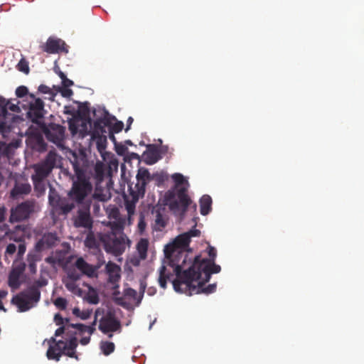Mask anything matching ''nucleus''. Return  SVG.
Here are the masks:
<instances>
[{
	"label": "nucleus",
	"mask_w": 364,
	"mask_h": 364,
	"mask_svg": "<svg viewBox=\"0 0 364 364\" xmlns=\"http://www.w3.org/2000/svg\"><path fill=\"white\" fill-rule=\"evenodd\" d=\"M191 240L189 239L188 234H181L178 235L173 242L166 247L165 254L167 257H174L172 262L176 266H182V271L186 267V264L188 260V254L184 250L189 245Z\"/></svg>",
	"instance_id": "423d86ee"
},
{
	"label": "nucleus",
	"mask_w": 364,
	"mask_h": 364,
	"mask_svg": "<svg viewBox=\"0 0 364 364\" xmlns=\"http://www.w3.org/2000/svg\"><path fill=\"white\" fill-rule=\"evenodd\" d=\"M105 273L108 276L107 282L113 285L114 288L119 287L121 279V267L112 262H109L105 265Z\"/></svg>",
	"instance_id": "dca6fc26"
},
{
	"label": "nucleus",
	"mask_w": 364,
	"mask_h": 364,
	"mask_svg": "<svg viewBox=\"0 0 364 364\" xmlns=\"http://www.w3.org/2000/svg\"><path fill=\"white\" fill-rule=\"evenodd\" d=\"M127 224V219L125 216L122 215L117 219H114L112 221L109 222V226L110 227L111 231L120 234L124 232V227Z\"/></svg>",
	"instance_id": "5701e85b"
},
{
	"label": "nucleus",
	"mask_w": 364,
	"mask_h": 364,
	"mask_svg": "<svg viewBox=\"0 0 364 364\" xmlns=\"http://www.w3.org/2000/svg\"><path fill=\"white\" fill-rule=\"evenodd\" d=\"M72 326L75 328H77L82 333L87 332V329L88 328V326L82 323L72 324Z\"/></svg>",
	"instance_id": "13d9d810"
},
{
	"label": "nucleus",
	"mask_w": 364,
	"mask_h": 364,
	"mask_svg": "<svg viewBox=\"0 0 364 364\" xmlns=\"http://www.w3.org/2000/svg\"><path fill=\"white\" fill-rule=\"evenodd\" d=\"M47 139L58 145L64 139L65 129L63 126L55 124H50L44 129Z\"/></svg>",
	"instance_id": "2eb2a0df"
},
{
	"label": "nucleus",
	"mask_w": 364,
	"mask_h": 364,
	"mask_svg": "<svg viewBox=\"0 0 364 364\" xmlns=\"http://www.w3.org/2000/svg\"><path fill=\"white\" fill-rule=\"evenodd\" d=\"M172 178L176 185L166 193L165 200L173 213L182 218L192 202L188 194V183L181 173L173 174Z\"/></svg>",
	"instance_id": "f03ea898"
},
{
	"label": "nucleus",
	"mask_w": 364,
	"mask_h": 364,
	"mask_svg": "<svg viewBox=\"0 0 364 364\" xmlns=\"http://www.w3.org/2000/svg\"><path fill=\"white\" fill-rule=\"evenodd\" d=\"M100 349L105 355H109L115 349L114 343L109 341H101Z\"/></svg>",
	"instance_id": "c756f323"
},
{
	"label": "nucleus",
	"mask_w": 364,
	"mask_h": 364,
	"mask_svg": "<svg viewBox=\"0 0 364 364\" xmlns=\"http://www.w3.org/2000/svg\"><path fill=\"white\" fill-rule=\"evenodd\" d=\"M100 239L105 250L107 253L112 254L114 256L122 255L127 246H129L131 242L124 232H121L120 234L114 232L102 233L100 235Z\"/></svg>",
	"instance_id": "0eeeda50"
},
{
	"label": "nucleus",
	"mask_w": 364,
	"mask_h": 364,
	"mask_svg": "<svg viewBox=\"0 0 364 364\" xmlns=\"http://www.w3.org/2000/svg\"><path fill=\"white\" fill-rule=\"evenodd\" d=\"M105 264V261L103 259V257H99L97 264L95 265H92L94 268V276L96 275V272Z\"/></svg>",
	"instance_id": "603ef678"
},
{
	"label": "nucleus",
	"mask_w": 364,
	"mask_h": 364,
	"mask_svg": "<svg viewBox=\"0 0 364 364\" xmlns=\"http://www.w3.org/2000/svg\"><path fill=\"white\" fill-rule=\"evenodd\" d=\"M166 267L164 265H162L159 269V282L162 288H166V280L169 279V275L166 274Z\"/></svg>",
	"instance_id": "473e14b6"
},
{
	"label": "nucleus",
	"mask_w": 364,
	"mask_h": 364,
	"mask_svg": "<svg viewBox=\"0 0 364 364\" xmlns=\"http://www.w3.org/2000/svg\"><path fill=\"white\" fill-rule=\"evenodd\" d=\"M66 342L59 340L58 343L50 345L46 352L48 360L59 361L65 350Z\"/></svg>",
	"instance_id": "6ab92c4d"
},
{
	"label": "nucleus",
	"mask_w": 364,
	"mask_h": 364,
	"mask_svg": "<svg viewBox=\"0 0 364 364\" xmlns=\"http://www.w3.org/2000/svg\"><path fill=\"white\" fill-rule=\"evenodd\" d=\"M58 158L55 151H50L43 161L33 166L34 173L31 178L45 181L57 166Z\"/></svg>",
	"instance_id": "1a4fd4ad"
},
{
	"label": "nucleus",
	"mask_w": 364,
	"mask_h": 364,
	"mask_svg": "<svg viewBox=\"0 0 364 364\" xmlns=\"http://www.w3.org/2000/svg\"><path fill=\"white\" fill-rule=\"evenodd\" d=\"M146 168L140 167L136 175V182L129 185V194L135 200L144 196L147 184L154 179Z\"/></svg>",
	"instance_id": "6e6552de"
},
{
	"label": "nucleus",
	"mask_w": 364,
	"mask_h": 364,
	"mask_svg": "<svg viewBox=\"0 0 364 364\" xmlns=\"http://www.w3.org/2000/svg\"><path fill=\"white\" fill-rule=\"evenodd\" d=\"M54 321L57 326L63 324V318L60 314H56L54 316Z\"/></svg>",
	"instance_id": "0e129e2a"
},
{
	"label": "nucleus",
	"mask_w": 364,
	"mask_h": 364,
	"mask_svg": "<svg viewBox=\"0 0 364 364\" xmlns=\"http://www.w3.org/2000/svg\"><path fill=\"white\" fill-rule=\"evenodd\" d=\"M146 222L144 220V218L142 215H141L140 218H139V223H138L139 232L140 233H143V232L146 229Z\"/></svg>",
	"instance_id": "de8ad7c7"
},
{
	"label": "nucleus",
	"mask_w": 364,
	"mask_h": 364,
	"mask_svg": "<svg viewBox=\"0 0 364 364\" xmlns=\"http://www.w3.org/2000/svg\"><path fill=\"white\" fill-rule=\"evenodd\" d=\"M149 242L146 239H141L136 245L137 251L140 255V257L145 259L146 257V252L148 250Z\"/></svg>",
	"instance_id": "bb28decb"
},
{
	"label": "nucleus",
	"mask_w": 364,
	"mask_h": 364,
	"mask_svg": "<svg viewBox=\"0 0 364 364\" xmlns=\"http://www.w3.org/2000/svg\"><path fill=\"white\" fill-rule=\"evenodd\" d=\"M65 287L70 291L71 292L74 294L80 293V289L78 287V286L76 284V281L71 280L67 282L65 284Z\"/></svg>",
	"instance_id": "c9c22d12"
},
{
	"label": "nucleus",
	"mask_w": 364,
	"mask_h": 364,
	"mask_svg": "<svg viewBox=\"0 0 364 364\" xmlns=\"http://www.w3.org/2000/svg\"><path fill=\"white\" fill-rule=\"evenodd\" d=\"M69 160L73 166L74 174L70 176L72 187L68 193V196L77 205L90 203V200L87 198L92 191V181L99 183L103 180L104 166L101 162L94 165L82 150L72 151Z\"/></svg>",
	"instance_id": "f257e3e1"
},
{
	"label": "nucleus",
	"mask_w": 364,
	"mask_h": 364,
	"mask_svg": "<svg viewBox=\"0 0 364 364\" xmlns=\"http://www.w3.org/2000/svg\"><path fill=\"white\" fill-rule=\"evenodd\" d=\"M115 150L118 154L122 155L127 150V148L122 144L115 143Z\"/></svg>",
	"instance_id": "6e6d98bb"
},
{
	"label": "nucleus",
	"mask_w": 364,
	"mask_h": 364,
	"mask_svg": "<svg viewBox=\"0 0 364 364\" xmlns=\"http://www.w3.org/2000/svg\"><path fill=\"white\" fill-rule=\"evenodd\" d=\"M63 355L78 360V355L76 354L75 350H69V348H67L66 350L64 351Z\"/></svg>",
	"instance_id": "680f3d73"
},
{
	"label": "nucleus",
	"mask_w": 364,
	"mask_h": 364,
	"mask_svg": "<svg viewBox=\"0 0 364 364\" xmlns=\"http://www.w3.org/2000/svg\"><path fill=\"white\" fill-rule=\"evenodd\" d=\"M105 264V261L103 259V257H99L97 264L95 265H92L94 268V276L96 275V272Z\"/></svg>",
	"instance_id": "864d4df0"
},
{
	"label": "nucleus",
	"mask_w": 364,
	"mask_h": 364,
	"mask_svg": "<svg viewBox=\"0 0 364 364\" xmlns=\"http://www.w3.org/2000/svg\"><path fill=\"white\" fill-rule=\"evenodd\" d=\"M73 94V90L69 89V87H65L61 91V95L64 97H70Z\"/></svg>",
	"instance_id": "e2e57ef3"
},
{
	"label": "nucleus",
	"mask_w": 364,
	"mask_h": 364,
	"mask_svg": "<svg viewBox=\"0 0 364 364\" xmlns=\"http://www.w3.org/2000/svg\"><path fill=\"white\" fill-rule=\"evenodd\" d=\"M124 296L129 298L136 299L137 292L132 288H127L124 289Z\"/></svg>",
	"instance_id": "49530a36"
},
{
	"label": "nucleus",
	"mask_w": 364,
	"mask_h": 364,
	"mask_svg": "<svg viewBox=\"0 0 364 364\" xmlns=\"http://www.w3.org/2000/svg\"><path fill=\"white\" fill-rule=\"evenodd\" d=\"M77 346V341L75 337L71 338L68 342H66L65 350H75Z\"/></svg>",
	"instance_id": "a18cd8bd"
},
{
	"label": "nucleus",
	"mask_w": 364,
	"mask_h": 364,
	"mask_svg": "<svg viewBox=\"0 0 364 364\" xmlns=\"http://www.w3.org/2000/svg\"><path fill=\"white\" fill-rule=\"evenodd\" d=\"M97 314H95V319L93 321V322L92 323V324L90 326H88V328L87 329V332L89 333V336H90V335H92L96 330L95 328V326H96V323H97Z\"/></svg>",
	"instance_id": "4d7b16f0"
},
{
	"label": "nucleus",
	"mask_w": 364,
	"mask_h": 364,
	"mask_svg": "<svg viewBox=\"0 0 364 364\" xmlns=\"http://www.w3.org/2000/svg\"><path fill=\"white\" fill-rule=\"evenodd\" d=\"M28 92V88L23 85L18 87L16 90V95L18 97H23L27 95Z\"/></svg>",
	"instance_id": "37998d69"
},
{
	"label": "nucleus",
	"mask_w": 364,
	"mask_h": 364,
	"mask_svg": "<svg viewBox=\"0 0 364 364\" xmlns=\"http://www.w3.org/2000/svg\"><path fill=\"white\" fill-rule=\"evenodd\" d=\"M33 183L35 191L38 192V194L41 195L44 193L46 187L44 184V180H38L35 178H31Z\"/></svg>",
	"instance_id": "2f4dec72"
},
{
	"label": "nucleus",
	"mask_w": 364,
	"mask_h": 364,
	"mask_svg": "<svg viewBox=\"0 0 364 364\" xmlns=\"http://www.w3.org/2000/svg\"><path fill=\"white\" fill-rule=\"evenodd\" d=\"M26 245L25 242L18 244L16 259H21L26 252Z\"/></svg>",
	"instance_id": "a19ab883"
},
{
	"label": "nucleus",
	"mask_w": 364,
	"mask_h": 364,
	"mask_svg": "<svg viewBox=\"0 0 364 364\" xmlns=\"http://www.w3.org/2000/svg\"><path fill=\"white\" fill-rule=\"evenodd\" d=\"M93 197L100 201L104 202L108 200L110 198V194L95 192L93 195Z\"/></svg>",
	"instance_id": "79ce46f5"
},
{
	"label": "nucleus",
	"mask_w": 364,
	"mask_h": 364,
	"mask_svg": "<svg viewBox=\"0 0 364 364\" xmlns=\"http://www.w3.org/2000/svg\"><path fill=\"white\" fill-rule=\"evenodd\" d=\"M54 305L60 310H65L68 305V301L63 297H58L53 301Z\"/></svg>",
	"instance_id": "e433bc0d"
},
{
	"label": "nucleus",
	"mask_w": 364,
	"mask_h": 364,
	"mask_svg": "<svg viewBox=\"0 0 364 364\" xmlns=\"http://www.w3.org/2000/svg\"><path fill=\"white\" fill-rule=\"evenodd\" d=\"M142 157L147 165H153L162 158L159 148L154 144L147 146V151L143 154Z\"/></svg>",
	"instance_id": "aec40b11"
},
{
	"label": "nucleus",
	"mask_w": 364,
	"mask_h": 364,
	"mask_svg": "<svg viewBox=\"0 0 364 364\" xmlns=\"http://www.w3.org/2000/svg\"><path fill=\"white\" fill-rule=\"evenodd\" d=\"M4 105L3 108H5L6 112L5 113L1 114V112H0V132H5L8 128H9V125L8 124V119L12 118L11 114L8 112V109L14 112H19L20 108L19 107L12 103L10 101H6L4 99ZM0 109H1L0 107ZM1 111V109H0Z\"/></svg>",
	"instance_id": "f3484780"
},
{
	"label": "nucleus",
	"mask_w": 364,
	"mask_h": 364,
	"mask_svg": "<svg viewBox=\"0 0 364 364\" xmlns=\"http://www.w3.org/2000/svg\"><path fill=\"white\" fill-rule=\"evenodd\" d=\"M17 247L15 244L10 243L6 246V250H5V255L7 256H12L16 252Z\"/></svg>",
	"instance_id": "c03bdc74"
},
{
	"label": "nucleus",
	"mask_w": 364,
	"mask_h": 364,
	"mask_svg": "<svg viewBox=\"0 0 364 364\" xmlns=\"http://www.w3.org/2000/svg\"><path fill=\"white\" fill-rule=\"evenodd\" d=\"M98 136L93 137L94 139L96 138V144L97 148L98 151L102 153L105 149H106L107 146V136L105 134H97Z\"/></svg>",
	"instance_id": "7c9ffc66"
},
{
	"label": "nucleus",
	"mask_w": 364,
	"mask_h": 364,
	"mask_svg": "<svg viewBox=\"0 0 364 364\" xmlns=\"http://www.w3.org/2000/svg\"><path fill=\"white\" fill-rule=\"evenodd\" d=\"M40 48L42 51L48 54H55L63 51L68 52L65 42L53 36L49 37L46 43L40 46Z\"/></svg>",
	"instance_id": "4468645a"
},
{
	"label": "nucleus",
	"mask_w": 364,
	"mask_h": 364,
	"mask_svg": "<svg viewBox=\"0 0 364 364\" xmlns=\"http://www.w3.org/2000/svg\"><path fill=\"white\" fill-rule=\"evenodd\" d=\"M186 234H188L189 239L191 240V237H197L200 234V231L197 229L191 230L190 231L185 232Z\"/></svg>",
	"instance_id": "338daca9"
},
{
	"label": "nucleus",
	"mask_w": 364,
	"mask_h": 364,
	"mask_svg": "<svg viewBox=\"0 0 364 364\" xmlns=\"http://www.w3.org/2000/svg\"><path fill=\"white\" fill-rule=\"evenodd\" d=\"M122 328L120 321L112 312H107L100 320L98 328L104 334H107L108 338H111L113 332L120 331Z\"/></svg>",
	"instance_id": "9b49d317"
},
{
	"label": "nucleus",
	"mask_w": 364,
	"mask_h": 364,
	"mask_svg": "<svg viewBox=\"0 0 364 364\" xmlns=\"http://www.w3.org/2000/svg\"><path fill=\"white\" fill-rule=\"evenodd\" d=\"M27 230H28L27 225H18L15 226L13 232H16V233H18V232H22V235H24L25 233L27 232Z\"/></svg>",
	"instance_id": "8fccbe9b"
},
{
	"label": "nucleus",
	"mask_w": 364,
	"mask_h": 364,
	"mask_svg": "<svg viewBox=\"0 0 364 364\" xmlns=\"http://www.w3.org/2000/svg\"><path fill=\"white\" fill-rule=\"evenodd\" d=\"M105 264V261L103 259V257H99L97 264L95 265H92L94 268V276L96 275V272Z\"/></svg>",
	"instance_id": "3c124183"
},
{
	"label": "nucleus",
	"mask_w": 364,
	"mask_h": 364,
	"mask_svg": "<svg viewBox=\"0 0 364 364\" xmlns=\"http://www.w3.org/2000/svg\"><path fill=\"white\" fill-rule=\"evenodd\" d=\"M107 213L108 218L110 220L117 219V218H119L122 215H121L119 208L115 206L108 208L107 210Z\"/></svg>",
	"instance_id": "f704fd0d"
},
{
	"label": "nucleus",
	"mask_w": 364,
	"mask_h": 364,
	"mask_svg": "<svg viewBox=\"0 0 364 364\" xmlns=\"http://www.w3.org/2000/svg\"><path fill=\"white\" fill-rule=\"evenodd\" d=\"M212 198L208 195H203L200 199V212L203 215H208L212 208Z\"/></svg>",
	"instance_id": "a878e982"
},
{
	"label": "nucleus",
	"mask_w": 364,
	"mask_h": 364,
	"mask_svg": "<svg viewBox=\"0 0 364 364\" xmlns=\"http://www.w3.org/2000/svg\"><path fill=\"white\" fill-rule=\"evenodd\" d=\"M28 262V269L30 273L36 274L37 271L36 262L38 260V257L36 254L29 253L27 256Z\"/></svg>",
	"instance_id": "cd10ccee"
},
{
	"label": "nucleus",
	"mask_w": 364,
	"mask_h": 364,
	"mask_svg": "<svg viewBox=\"0 0 364 364\" xmlns=\"http://www.w3.org/2000/svg\"><path fill=\"white\" fill-rule=\"evenodd\" d=\"M68 277L70 279L77 281L80 279V274L77 273L75 269L70 270L68 273Z\"/></svg>",
	"instance_id": "09e8293b"
},
{
	"label": "nucleus",
	"mask_w": 364,
	"mask_h": 364,
	"mask_svg": "<svg viewBox=\"0 0 364 364\" xmlns=\"http://www.w3.org/2000/svg\"><path fill=\"white\" fill-rule=\"evenodd\" d=\"M38 90L41 93H43V94H51L52 93L51 89L48 86L43 85V84L41 85L38 87Z\"/></svg>",
	"instance_id": "052dcab7"
},
{
	"label": "nucleus",
	"mask_w": 364,
	"mask_h": 364,
	"mask_svg": "<svg viewBox=\"0 0 364 364\" xmlns=\"http://www.w3.org/2000/svg\"><path fill=\"white\" fill-rule=\"evenodd\" d=\"M75 267L79 269L82 274L90 277H94L93 266L88 264L82 257H79L75 262Z\"/></svg>",
	"instance_id": "4be33fe9"
},
{
	"label": "nucleus",
	"mask_w": 364,
	"mask_h": 364,
	"mask_svg": "<svg viewBox=\"0 0 364 364\" xmlns=\"http://www.w3.org/2000/svg\"><path fill=\"white\" fill-rule=\"evenodd\" d=\"M30 97L34 102H30L27 117L33 123L38 124V121L44 117V102L40 98H36L33 94H30Z\"/></svg>",
	"instance_id": "ddd939ff"
},
{
	"label": "nucleus",
	"mask_w": 364,
	"mask_h": 364,
	"mask_svg": "<svg viewBox=\"0 0 364 364\" xmlns=\"http://www.w3.org/2000/svg\"><path fill=\"white\" fill-rule=\"evenodd\" d=\"M77 203L72 200L68 202L65 199L60 200L59 207L62 210L63 213L68 214L75 208Z\"/></svg>",
	"instance_id": "c85d7f7f"
},
{
	"label": "nucleus",
	"mask_w": 364,
	"mask_h": 364,
	"mask_svg": "<svg viewBox=\"0 0 364 364\" xmlns=\"http://www.w3.org/2000/svg\"><path fill=\"white\" fill-rule=\"evenodd\" d=\"M26 269V264L21 263L14 267L9 275V286L14 289H17L21 286L20 278Z\"/></svg>",
	"instance_id": "a211bd4d"
},
{
	"label": "nucleus",
	"mask_w": 364,
	"mask_h": 364,
	"mask_svg": "<svg viewBox=\"0 0 364 364\" xmlns=\"http://www.w3.org/2000/svg\"><path fill=\"white\" fill-rule=\"evenodd\" d=\"M82 207L77 210L76 216L73 219V224L75 228H83L90 230L92 228V218L90 215V203H87L81 205Z\"/></svg>",
	"instance_id": "f8f14e48"
},
{
	"label": "nucleus",
	"mask_w": 364,
	"mask_h": 364,
	"mask_svg": "<svg viewBox=\"0 0 364 364\" xmlns=\"http://www.w3.org/2000/svg\"><path fill=\"white\" fill-rule=\"evenodd\" d=\"M208 253L210 257L209 259L201 258L200 255L195 257L193 261L189 259V264L191 265L188 269H185V278L190 279L191 274L192 277L200 278L201 274H205V281H210L212 274L219 273L221 270L220 265L215 263V259L217 255V251L215 247L208 246Z\"/></svg>",
	"instance_id": "20e7f679"
},
{
	"label": "nucleus",
	"mask_w": 364,
	"mask_h": 364,
	"mask_svg": "<svg viewBox=\"0 0 364 364\" xmlns=\"http://www.w3.org/2000/svg\"><path fill=\"white\" fill-rule=\"evenodd\" d=\"M176 279L173 281V289L179 293H185L191 296L193 294H209L213 293L216 290V284H211L204 287V285L209 281H205L206 275L201 274L200 278L192 277L188 280L185 278V269L182 271V266L178 265L175 269Z\"/></svg>",
	"instance_id": "7ed1b4c3"
},
{
	"label": "nucleus",
	"mask_w": 364,
	"mask_h": 364,
	"mask_svg": "<svg viewBox=\"0 0 364 364\" xmlns=\"http://www.w3.org/2000/svg\"><path fill=\"white\" fill-rule=\"evenodd\" d=\"M36 208V203L33 200H27L11 209L9 222L14 223L26 220L30 218Z\"/></svg>",
	"instance_id": "9d476101"
},
{
	"label": "nucleus",
	"mask_w": 364,
	"mask_h": 364,
	"mask_svg": "<svg viewBox=\"0 0 364 364\" xmlns=\"http://www.w3.org/2000/svg\"><path fill=\"white\" fill-rule=\"evenodd\" d=\"M111 121L107 117H102L97 119L94 122V132L92 134V136L95 137L96 134H105L107 133L106 127L110 128Z\"/></svg>",
	"instance_id": "412c9836"
},
{
	"label": "nucleus",
	"mask_w": 364,
	"mask_h": 364,
	"mask_svg": "<svg viewBox=\"0 0 364 364\" xmlns=\"http://www.w3.org/2000/svg\"><path fill=\"white\" fill-rule=\"evenodd\" d=\"M138 200H135L132 198V200H127L125 203V208L127 211V214L134 215L135 211V205Z\"/></svg>",
	"instance_id": "58836bf2"
},
{
	"label": "nucleus",
	"mask_w": 364,
	"mask_h": 364,
	"mask_svg": "<svg viewBox=\"0 0 364 364\" xmlns=\"http://www.w3.org/2000/svg\"><path fill=\"white\" fill-rule=\"evenodd\" d=\"M92 313V309L82 310V311H81L80 318L82 320H86L90 317Z\"/></svg>",
	"instance_id": "bf43d9fd"
},
{
	"label": "nucleus",
	"mask_w": 364,
	"mask_h": 364,
	"mask_svg": "<svg viewBox=\"0 0 364 364\" xmlns=\"http://www.w3.org/2000/svg\"><path fill=\"white\" fill-rule=\"evenodd\" d=\"M16 67L17 69L21 72H23L26 74H28L29 73L28 63L24 58L20 60Z\"/></svg>",
	"instance_id": "4c0bfd02"
},
{
	"label": "nucleus",
	"mask_w": 364,
	"mask_h": 364,
	"mask_svg": "<svg viewBox=\"0 0 364 364\" xmlns=\"http://www.w3.org/2000/svg\"><path fill=\"white\" fill-rule=\"evenodd\" d=\"M6 208L3 205L0 207V223H3L6 219Z\"/></svg>",
	"instance_id": "69168bd1"
},
{
	"label": "nucleus",
	"mask_w": 364,
	"mask_h": 364,
	"mask_svg": "<svg viewBox=\"0 0 364 364\" xmlns=\"http://www.w3.org/2000/svg\"><path fill=\"white\" fill-rule=\"evenodd\" d=\"M168 219L165 215L157 210L156 212L153 229L156 231H162L167 225Z\"/></svg>",
	"instance_id": "393cba45"
},
{
	"label": "nucleus",
	"mask_w": 364,
	"mask_h": 364,
	"mask_svg": "<svg viewBox=\"0 0 364 364\" xmlns=\"http://www.w3.org/2000/svg\"><path fill=\"white\" fill-rule=\"evenodd\" d=\"M124 127V123L121 121H118L116 123H114L112 126L110 125L109 132H114V133H119L120 132Z\"/></svg>",
	"instance_id": "ea45409f"
},
{
	"label": "nucleus",
	"mask_w": 364,
	"mask_h": 364,
	"mask_svg": "<svg viewBox=\"0 0 364 364\" xmlns=\"http://www.w3.org/2000/svg\"><path fill=\"white\" fill-rule=\"evenodd\" d=\"M44 244H46L48 247H52L55 245V242L58 240V237L55 233L49 232L43 236L42 238Z\"/></svg>",
	"instance_id": "72a5a7b5"
},
{
	"label": "nucleus",
	"mask_w": 364,
	"mask_h": 364,
	"mask_svg": "<svg viewBox=\"0 0 364 364\" xmlns=\"http://www.w3.org/2000/svg\"><path fill=\"white\" fill-rule=\"evenodd\" d=\"M31 191V185L28 183H16L11 191V196L13 198L21 195H27Z\"/></svg>",
	"instance_id": "b1692460"
},
{
	"label": "nucleus",
	"mask_w": 364,
	"mask_h": 364,
	"mask_svg": "<svg viewBox=\"0 0 364 364\" xmlns=\"http://www.w3.org/2000/svg\"><path fill=\"white\" fill-rule=\"evenodd\" d=\"M62 85L64 87H69L73 85V82L66 77L63 80H62Z\"/></svg>",
	"instance_id": "774afa93"
},
{
	"label": "nucleus",
	"mask_w": 364,
	"mask_h": 364,
	"mask_svg": "<svg viewBox=\"0 0 364 364\" xmlns=\"http://www.w3.org/2000/svg\"><path fill=\"white\" fill-rule=\"evenodd\" d=\"M48 284L46 278L41 277L34 281L26 289L13 297L11 301L15 304L19 312H25L36 306L41 299L40 289Z\"/></svg>",
	"instance_id": "39448f33"
},
{
	"label": "nucleus",
	"mask_w": 364,
	"mask_h": 364,
	"mask_svg": "<svg viewBox=\"0 0 364 364\" xmlns=\"http://www.w3.org/2000/svg\"><path fill=\"white\" fill-rule=\"evenodd\" d=\"M16 232H11L10 233V235H9V238L10 240H14V242H18L19 244L21 243V242H25L24 240V235H21V236H15Z\"/></svg>",
	"instance_id": "5fc2aeb1"
}]
</instances>
